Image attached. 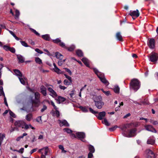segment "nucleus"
<instances>
[{
  "label": "nucleus",
  "mask_w": 158,
  "mask_h": 158,
  "mask_svg": "<svg viewBox=\"0 0 158 158\" xmlns=\"http://www.w3.org/2000/svg\"><path fill=\"white\" fill-rule=\"evenodd\" d=\"M14 71L15 73V75L17 76L18 77H22V74L21 73L18 69H14Z\"/></svg>",
  "instance_id": "18"
},
{
  "label": "nucleus",
  "mask_w": 158,
  "mask_h": 158,
  "mask_svg": "<svg viewBox=\"0 0 158 158\" xmlns=\"http://www.w3.org/2000/svg\"><path fill=\"white\" fill-rule=\"evenodd\" d=\"M88 107H83L82 106H80L79 108L83 112L86 113L88 112Z\"/></svg>",
  "instance_id": "26"
},
{
  "label": "nucleus",
  "mask_w": 158,
  "mask_h": 158,
  "mask_svg": "<svg viewBox=\"0 0 158 158\" xmlns=\"http://www.w3.org/2000/svg\"><path fill=\"white\" fill-rule=\"evenodd\" d=\"M42 37L45 40L47 41H49L50 39L49 35L48 34L42 35Z\"/></svg>",
  "instance_id": "27"
},
{
  "label": "nucleus",
  "mask_w": 158,
  "mask_h": 158,
  "mask_svg": "<svg viewBox=\"0 0 158 158\" xmlns=\"http://www.w3.org/2000/svg\"><path fill=\"white\" fill-rule=\"evenodd\" d=\"M50 103L51 105L53 106L54 107V109L55 110H58V108L55 105L54 102L52 101H51L50 102Z\"/></svg>",
  "instance_id": "54"
},
{
  "label": "nucleus",
  "mask_w": 158,
  "mask_h": 158,
  "mask_svg": "<svg viewBox=\"0 0 158 158\" xmlns=\"http://www.w3.org/2000/svg\"><path fill=\"white\" fill-rule=\"evenodd\" d=\"M59 45L62 48H67V47L65 46V44L63 42L60 41V42L59 44Z\"/></svg>",
  "instance_id": "46"
},
{
  "label": "nucleus",
  "mask_w": 158,
  "mask_h": 158,
  "mask_svg": "<svg viewBox=\"0 0 158 158\" xmlns=\"http://www.w3.org/2000/svg\"><path fill=\"white\" fill-rule=\"evenodd\" d=\"M59 148L61 150V152L62 153H65L67 152V151L64 149L63 146L62 145H59Z\"/></svg>",
  "instance_id": "36"
},
{
  "label": "nucleus",
  "mask_w": 158,
  "mask_h": 158,
  "mask_svg": "<svg viewBox=\"0 0 158 158\" xmlns=\"http://www.w3.org/2000/svg\"><path fill=\"white\" fill-rule=\"evenodd\" d=\"M158 60V54L154 52H152L150 54L149 61L152 62H155Z\"/></svg>",
  "instance_id": "6"
},
{
  "label": "nucleus",
  "mask_w": 158,
  "mask_h": 158,
  "mask_svg": "<svg viewBox=\"0 0 158 158\" xmlns=\"http://www.w3.org/2000/svg\"><path fill=\"white\" fill-rule=\"evenodd\" d=\"M145 129L149 131L155 133L157 132V131L151 125H145L144 126Z\"/></svg>",
  "instance_id": "8"
},
{
  "label": "nucleus",
  "mask_w": 158,
  "mask_h": 158,
  "mask_svg": "<svg viewBox=\"0 0 158 158\" xmlns=\"http://www.w3.org/2000/svg\"><path fill=\"white\" fill-rule=\"evenodd\" d=\"M14 9L15 10V18L16 19H18L20 15L19 11L17 9H15V8H14Z\"/></svg>",
  "instance_id": "25"
},
{
  "label": "nucleus",
  "mask_w": 158,
  "mask_h": 158,
  "mask_svg": "<svg viewBox=\"0 0 158 158\" xmlns=\"http://www.w3.org/2000/svg\"><path fill=\"white\" fill-rule=\"evenodd\" d=\"M129 14L132 17H138L139 15V13L138 9L135 11H131Z\"/></svg>",
  "instance_id": "15"
},
{
  "label": "nucleus",
  "mask_w": 158,
  "mask_h": 158,
  "mask_svg": "<svg viewBox=\"0 0 158 158\" xmlns=\"http://www.w3.org/2000/svg\"><path fill=\"white\" fill-rule=\"evenodd\" d=\"M35 51L38 53L40 54H42L43 53V52L42 51L40 50L38 48H36L35 49Z\"/></svg>",
  "instance_id": "57"
},
{
  "label": "nucleus",
  "mask_w": 158,
  "mask_h": 158,
  "mask_svg": "<svg viewBox=\"0 0 158 158\" xmlns=\"http://www.w3.org/2000/svg\"><path fill=\"white\" fill-rule=\"evenodd\" d=\"M82 61L87 67H89V60L86 58L84 57L82 58Z\"/></svg>",
  "instance_id": "21"
},
{
  "label": "nucleus",
  "mask_w": 158,
  "mask_h": 158,
  "mask_svg": "<svg viewBox=\"0 0 158 158\" xmlns=\"http://www.w3.org/2000/svg\"><path fill=\"white\" fill-rule=\"evenodd\" d=\"M35 61L37 63L39 64H40L42 63L41 60L38 57H37L35 58Z\"/></svg>",
  "instance_id": "40"
},
{
  "label": "nucleus",
  "mask_w": 158,
  "mask_h": 158,
  "mask_svg": "<svg viewBox=\"0 0 158 158\" xmlns=\"http://www.w3.org/2000/svg\"><path fill=\"white\" fill-rule=\"evenodd\" d=\"M24 128L25 130H27L29 128V124L27 125L24 123Z\"/></svg>",
  "instance_id": "61"
},
{
  "label": "nucleus",
  "mask_w": 158,
  "mask_h": 158,
  "mask_svg": "<svg viewBox=\"0 0 158 158\" xmlns=\"http://www.w3.org/2000/svg\"><path fill=\"white\" fill-rule=\"evenodd\" d=\"M17 57L19 63H22L24 62L25 60L24 58L21 55H17Z\"/></svg>",
  "instance_id": "19"
},
{
  "label": "nucleus",
  "mask_w": 158,
  "mask_h": 158,
  "mask_svg": "<svg viewBox=\"0 0 158 158\" xmlns=\"http://www.w3.org/2000/svg\"><path fill=\"white\" fill-rule=\"evenodd\" d=\"M63 82L64 84L66 85H71L72 84V81L70 82V81H69L67 79L64 80Z\"/></svg>",
  "instance_id": "29"
},
{
  "label": "nucleus",
  "mask_w": 158,
  "mask_h": 158,
  "mask_svg": "<svg viewBox=\"0 0 158 158\" xmlns=\"http://www.w3.org/2000/svg\"><path fill=\"white\" fill-rule=\"evenodd\" d=\"M44 150L45 152L44 154L45 155H47L48 153V147H45L42 148L38 150V152L40 153H41L42 151Z\"/></svg>",
  "instance_id": "20"
},
{
  "label": "nucleus",
  "mask_w": 158,
  "mask_h": 158,
  "mask_svg": "<svg viewBox=\"0 0 158 158\" xmlns=\"http://www.w3.org/2000/svg\"><path fill=\"white\" fill-rule=\"evenodd\" d=\"M24 149L23 148H21L18 151V152L22 153L24 151Z\"/></svg>",
  "instance_id": "64"
},
{
  "label": "nucleus",
  "mask_w": 158,
  "mask_h": 158,
  "mask_svg": "<svg viewBox=\"0 0 158 158\" xmlns=\"http://www.w3.org/2000/svg\"><path fill=\"white\" fill-rule=\"evenodd\" d=\"M58 122L60 127L64 126L66 127H69V124L67 121L65 119L62 120H58Z\"/></svg>",
  "instance_id": "10"
},
{
  "label": "nucleus",
  "mask_w": 158,
  "mask_h": 158,
  "mask_svg": "<svg viewBox=\"0 0 158 158\" xmlns=\"http://www.w3.org/2000/svg\"><path fill=\"white\" fill-rule=\"evenodd\" d=\"M148 45L151 49H153L155 47V40L153 39H150L148 44Z\"/></svg>",
  "instance_id": "13"
},
{
  "label": "nucleus",
  "mask_w": 158,
  "mask_h": 158,
  "mask_svg": "<svg viewBox=\"0 0 158 158\" xmlns=\"http://www.w3.org/2000/svg\"><path fill=\"white\" fill-rule=\"evenodd\" d=\"M32 119V115L31 114H28L26 116V119L28 121H30Z\"/></svg>",
  "instance_id": "34"
},
{
  "label": "nucleus",
  "mask_w": 158,
  "mask_h": 158,
  "mask_svg": "<svg viewBox=\"0 0 158 158\" xmlns=\"http://www.w3.org/2000/svg\"><path fill=\"white\" fill-rule=\"evenodd\" d=\"M47 108V106L45 105H44L43 108L41 109L40 111L41 112H43L45 110H46Z\"/></svg>",
  "instance_id": "51"
},
{
  "label": "nucleus",
  "mask_w": 158,
  "mask_h": 158,
  "mask_svg": "<svg viewBox=\"0 0 158 158\" xmlns=\"http://www.w3.org/2000/svg\"><path fill=\"white\" fill-rule=\"evenodd\" d=\"M57 64L59 66H61L63 64V62L62 61V60H59L58 61Z\"/></svg>",
  "instance_id": "60"
},
{
  "label": "nucleus",
  "mask_w": 158,
  "mask_h": 158,
  "mask_svg": "<svg viewBox=\"0 0 158 158\" xmlns=\"http://www.w3.org/2000/svg\"><path fill=\"white\" fill-rule=\"evenodd\" d=\"M101 90L102 91V92L104 93L106 96H109V95H110V91H105L104 89H101Z\"/></svg>",
  "instance_id": "45"
},
{
  "label": "nucleus",
  "mask_w": 158,
  "mask_h": 158,
  "mask_svg": "<svg viewBox=\"0 0 158 158\" xmlns=\"http://www.w3.org/2000/svg\"><path fill=\"white\" fill-rule=\"evenodd\" d=\"M65 100L66 99L65 98L61 96H59L58 97V99H57L58 103L60 104L61 103H62L65 101Z\"/></svg>",
  "instance_id": "24"
},
{
  "label": "nucleus",
  "mask_w": 158,
  "mask_h": 158,
  "mask_svg": "<svg viewBox=\"0 0 158 158\" xmlns=\"http://www.w3.org/2000/svg\"><path fill=\"white\" fill-rule=\"evenodd\" d=\"M19 79L21 83L23 85H25V83L24 80L23 79V78L22 77H19Z\"/></svg>",
  "instance_id": "48"
},
{
  "label": "nucleus",
  "mask_w": 158,
  "mask_h": 158,
  "mask_svg": "<svg viewBox=\"0 0 158 158\" xmlns=\"http://www.w3.org/2000/svg\"><path fill=\"white\" fill-rule=\"evenodd\" d=\"M55 56L57 59L60 60H61L63 58V56L59 52H56L55 53Z\"/></svg>",
  "instance_id": "22"
},
{
  "label": "nucleus",
  "mask_w": 158,
  "mask_h": 158,
  "mask_svg": "<svg viewBox=\"0 0 158 158\" xmlns=\"http://www.w3.org/2000/svg\"><path fill=\"white\" fill-rule=\"evenodd\" d=\"M155 142L154 138L152 137H149L147 140V143L148 144L153 145Z\"/></svg>",
  "instance_id": "17"
},
{
  "label": "nucleus",
  "mask_w": 158,
  "mask_h": 158,
  "mask_svg": "<svg viewBox=\"0 0 158 158\" xmlns=\"http://www.w3.org/2000/svg\"><path fill=\"white\" fill-rule=\"evenodd\" d=\"M4 134H2L0 133V141H3L4 138L5 137Z\"/></svg>",
  "instance_id": "50"
},
{
  "label": "nucleus",
  "mask_w": 158,
  "mask_h": 158,
  "mask_svg": "<svg viewBox=\"0 0 158 158\" xmlns=\"http://www.w3.org/2000/svg\"><path fill=\"white\" fill-rule=\"evenodd\" d=\"M9 113L10 116L12 117H13L14 118H15L16 117V115L15 114L13 113L12 111L10 110L9 111Z\"/></svg>",
  "instance_id": "49"
},
{
  "label": "nucleus",
  "mask_w": 158,
  "mask_h": 158,
  "mask_svg": "<svg viewBox=\"0 0 158 158\" xmlns=\"http://www.w3.org/2000/svg\"><path fill=\"white\" fill-rule=\"evenodd\" d=\"M63 130L64 131L68 133H70L72 132V131L71 129L68 128H64Z\"/></svg>",
  "instance_id": "44"
},
{
  "label": "nucleus",
  "mask_w": 158,
  "mask_h": 158,
  "mask_svg": "<svg viewBox=\"0 0 158 158\" xmlns=\"http://www.w3.org/2000/svg\"><path fill=\"white\" fill-rule=\"evenodd\" d=\"M95 105L98 109H101L104 105V103L102 101V98L101 96H97L94 100Z\"/></svg>",
  "instance_id": "5"
},
{
  "label": "nucleus",
  "mask_w": 158,
  "mask_h": 158,
  "mask_svg": "<svg viewBox=\"0 0 158 158\" xmlns=\"http://www.w3.org/2000/svg\"><path fill=\"white\" fill-rule=\"evenodd\" d=\"M140 86V82L137 79H134L131 80L130 83V88L134 92L137 91Z\"/></svg>",
  "instance_id": "3"
},
{
  "label": "nucleus",
  "mask_w": 158,
  "mask_h": 158,
  "mask_svg": "<svg viewBox=\"0 0 158 158\" xmlns=\"http://www.w3.org/2000/svg\"><path fill=\"white\" fill-rule=\"evenodd\" d=\"M61 40L59 38H56L55 40H53L52 41L56 44H59L61 41Z\"/></svg>",
  "instance_id": "42"
},
{
  "label": "nucleus",
  "mask_w": 158,
  "mask_h": 158,
  "mask_svg": "<svg viewBox=\"0 0 158 158\" xmlns=\"http://www.w3.org/2000/svg\"><path fill=\"white\" fill-rule=\"evenodd\" d=\"M35 98L40 99V94L38 92H36L34 94Z\"/></svg>",
  "instance_id": "38"
},
{
  "label": "nucleus",
  "mask_w": 158,
  "mask_h": 158,
  "mask_svg": "<svg viewBox=\"0 0 158 158\" xmlns=\"http://www.w3.org/2000/svg\"><path fill=\"white\" fill-rule=\"evenodd\" d=\"M113 90L115 93L119 94V93L120 88L118 85H116L114 86V87L113 89Z\"/></svg>",
  "instance_id": "30"
},
{
  "label": "nucleus",
  "mask_w": 158,
  "mask_h": 158,
  "mask_svg": "<svg viewBox=\"0 0 158 158\" xmlns=\"http://www.w3.org/2000/svg\"><path fill=\"white\" fill-rule=\"evenodd\" d=\"M40 92L44 96H46L47 95V89L43 85L40 87Z\"/></svg>",
  "instance_id": "14"
},
{
  "label": "nucleus",
  "mask_w": 158,
  "mask_h": 158,
  "mask_svg": "<svg viewBox=\"0 0 158 158\" xmlns=\"http://www.w3.org/2000/svg\"><path fill=\"white\" fill-rule=\"evenodd\" d=\"M7 30L9 31L10 33L15 38L16 40L18 41L20 40V39L17 37L12 31L8 29Z\"/></svg>",
  "instance_id": "32"
},
{
  "label": "nucleus",
  "mask_w": 158,
  "mask_h": 158,
  "mask_svg": "<svg viewBox=\"0 0 158 158\" xmlns=\"http://www.w3.org/2000/svg\"><path fill=\"white\" fill-rule=\"evenodd\" d=\"M102 123L106 126H109L110 125V124L106 118L104 119V120L102 121Z\"/></svg>",
  "instance_id": "41"
},
{
  "label": "nucleus",
  "mask_w": 158,
  "mask_h": 158,
  "mask_svg": "<svg viewBox=\"0 0 158 158\" xmlns=\"http://www.w3.org/2000/svg\"><path fill=\"white\" fill-rule=\"evenodd\" d=\"M88 158H93V155L92 153L89 152L88 154Z\"/></svg>",
  "instance_id": "62"
},
{
  "label": "nucleus",
  "mask_w": 158,
  "mask_h": 158,
  "mask_svg": "<svg viewBox=\"0 0 158 158\" xmlns=\"http://www.w3.org/2000/svg\"><path fill=\"white\" fill-rule=\"evenodd\" d=\"M76 136L80 139H84L85 137V134L83 132H77L76 133Z\"/></svg>",
  "instance_id": "16"
},
{
  "label": "nucleus",
  "mask_w": 158,
  "mask_h": 158,
  "mask_svg": "<svg viewBox=\"0 0 158 158\" xmlns=\"http://www.w3.org/2000/svg\"><path fill=\"white\" fill-rule=\"evenodd\" d=\"M89 111L95 115L98 119L102 120L106 115V113L105 111H102L98 113V111L94 110L92 108H89Z\"/></svg>",
  "instance_id": "4"
},
{
  "label": "nucleus",
  "mask_w": 158,
  "mask_h": 158,
  "mask_svg": "<svg viewBox=\"0 0 158 158\" xmlns=\"http://www.w3.org/2000/svg\"><path fill=\"white\" fill-rule=\"evenodd\" d=\"M131 125L130 124H126L124 125L120 128L123 131L122 134L123 136L125 137L130 138L134 137L136 135V130L135 128L131 129L129 131H127L128 128H131Z\"/></svg>",
  "instance_id": "1"
},
{
  "label": "nucleus",
  "mask_w": 158,
  "mask_h": 158,
  "mask_svg": "<svg viewBox=\"0 0 158 158\" xmlns=\"http://www.w3.org/2000/svg\"><path fill=\"white\" fill-rule=\"evenodd\" d=\"M118 127L117 126H115L111 128H109V130L110 131H112L116 130Z\"/></svg>",
  "instance_id": "52"
},
{
  "label": "nucleus",
  "mask_w": 158,
  "mask_h": 158,
  "mask_svg": "<svg viewBox=\"0 0 158 158\" xmlns=\"http://www.w3.org/2000/svg\"><path fill=\"white\" fill-rule=\"evenodd\" d=\"M76 53L77 55L79 57L83 56V54L82 51L80 49H78L76 50Z\"/></svg>",
  "instance_id": "28"
},
{
  "label": "nucleus",
  "mask_w": 158,
  "mask_h": 158,
  "mask_svg": "<svg viewBox=\"0 0 158 158\" xmlns=\"http://www.w3.org/2000/svg\"><path fill=\"white\" fill-rule=\"evenodd\" d=\"M24 122L22 121H17L15 123V126L23 128L24 127Z\"/></svg>",
  "instance_id": "12"
},
{
  "label": "nucleus",
  "mask_w": 158,
  "mask_h": 158,
  "mask_svg": "<svg viewBox=\"0 0 158 158\" xmlns=\"http://www.w3.org/2000/svg\"><path fill=\"white\" fill-rule=\"evenodd\" d=\"M89 152L92 153V154L94 153L95 152V149L94 147L91 145H89Z\"/></svg>",
  "instance_id": "31"
},
{
  "label": "nucleus",
  "mask_w": 158,
  "mask_h": 158,
  "mask_svg": "<svg viewBox=\"0 0 158 158\" xmlns=\"http://www.w3.org/2000/svg\"><path fill=\"white\" fill-rule=\"evenodd\" d=\"M75 48V46L74 45H72L69 47L68 48L67 47V48H66L69 51L71 52L74 50Z\"/></svg>",
  "instance_id": "33"
},
{
  "label": "nucleus",
  "mask_w": 158,
  "mask_h": 158,
  "mask_svg": "<svg viewBox=\"0 0 158 158\" xmlns=\"http://www.w3.org/2000/svg\"><path fill=\"white\" fill-rule=\"evenodd\" d=\"M9 51H10V52H11L14 53L15 52V49L14 48H10V49L9 50Z\"/></svg>",
  "instance_id": "59"
},
{
  "label": "nucleus",
  "mask_w": 158,
  "mask_h": 158,
  "mask_svg": "<svg viewBox=\"0 0 158 158\" xmlns=\"http://www.w3.org/2000/svg\"><path fill=\"white\" fill-rule=\"evenodd\" d=\"M31 101L32 105L35 107H39L40 105V99L36 98L33 99V97H31Z\"/></svg>",
  "instance_id": "7"
},
{
  "label": "nucleus",
  "mask_w": 158,
  "mask_h": 158,
  "mask_svg": "<svg viewBox=\"0 0 158 158\" xmlns=\"http://www.w3.org/2000/svg\"><path fill=\"white\" fill-rule=\"evenodd\" d=\"M29 29L32 32L34 33L37 36H40V34L37 31H36V30L33 28H29Z\"/></svg>",
  "instance_id": "39"
},
{
  "label": "nucleus",
  "mask_w": 158,
  "mask_h": 158,
  "mask_svg": "<svg viewBox=\"0 0 158 158\" xmlns=\"http://www.w3.org/2000/svg\"><path fill=\"white\" fill-rule=\"evenodd\" d=\"M10 47L9 46H8L7 45H4L3 47V49L6 51H9L10 49Z\"/></svg>",
  "instance_id": "58"
},
{
  "label": "nucleus",
  "mask_w": 158,
  "mask_h": 158,
  "mask_svg": "<svg viewBox=\"0 0 158 158\" xmlns=\"http://www.w3.org/2000/svg\"><path fill=\"white\" fill-rule=\"evenodd\" d=\"M64 69L65 70V71L67 72L70 75H71L72 74V72H71V70L67 68H65Z\"/></svg>",
  "instance_id": "56"
},
{
  "label": "nucleus",
  "mask_w": 158,
  "mask_h": 158,
  "mask_svg": "<svg viewBox=\"0 0 158 158\" xmlns=\"http://www.w3.org/2000/svg\"><path fill=\"white\" fill-rule=\"evenodd\" d=\"M117 39L119 41H123V37L120 32H118L116 35Z\"/></svg>",
  "instance_id": "23"
},
{
  "label": "nucleus",
  "mask_w": 158,
  "mask_h": 158,
  "mask_svg": "<svg viewBox=\"0 0 158 158\" xmlns=\"http://www.w3.org/2000/svg\"><path fill=\"white\" fill-rule=\"evenodd\" d=\"M53 70L55 72H56L58 74H60L61 73V70L59 69L57 67L53 69Z\"/></svg>",
  "instance_id": "37"
},
{
  "label": "nucleus",
  "mask_w": 158,
  "mask_h": 158,
  "mask_svg": "<svg viewBox=\"0 0 158 158\" xmlns=\"http://www.w3.org/2000/svg\"><path fill=\"white\" fill-rule=\"evenodd\" d=\"M20 42L21 44L23 46L26 47H29V46L27 45L25 42L23 41H20Z\"/></svg>",
  "instance_id": "43"
},
{
  "label": "nucleus",
  "mask_w": 158,
  "mask_h": 158,
  "mask_svg": "<svg viewBox=\"0 0 158 158\" xmlns=\"http://www.w3.org/2000/svg\"><path fill=\"white\" fill-rule=\"evenodd\" d=\"M147 158H155V156L153 152L150 149H147L145 151Z\"/></svg>",
  "instance_id": "9"
},
{
  "label": "nucleus",
  "mask_w": 158,
  "mask_h": 158,
  "mask_svg": "<svg viewBox=\"0 0 158 158\" xmlns=\"http://www.w3.org/2000/svg\"><path fill=\"white\" fill-rule=\"evenodd\" d=\"M2 95L3 97H5V94L3 90L2 86H0V96Z\"/></svg>",
  "instance_id": "35"
},
{
  "label": "nucleus",
  "mask_w": 158,
  "mask_h": 158,
  "mask_svg": "<svg viewBox=\"0 0 158 158\" xmlns=\"http://www.w3.org/2000/svg\"><path fill=\"white\" fill-rule=\"evenodd\" d=\"M64 76H65V77L68 79V80L70 81L71 82V81H72V78L71 77L68 76L66 74H64Z\"/></svg>",
  "instance_id": "53"
},
{
  "label": "nucleus",
  "mask_w": 158,
  "mask_h": 158,
  "mask_svg": "<svg viewBox=\"0 0 158 158\" xmlns=\"http://www.w3.org/2000/svg\"><path fill=\"white\" fill-rule=\"evenodd\" d=\"M59 87L60 89L64 90L66 89L67 88V87H65V86H62L61 85H59Z\"/></svg>",
  "instance_id": "55"
},
{
  "label": "nucleus",
  "mask_w": 158,
  "mask_h": 158,
  "mask_svg": "<svg viewBox=\"0 0 158 158\" xmlns=\"http://www.w3.org/2000/svg\"><path fill=\"white\" fill-rule=\"evenodd\" d=\"M93 70L95 73L99 78L101 81L106 86H107L109 84V83L105 78L104 74L99 72L98 70L95 68H94Z\"/></svg>",
  "instance_id": "2"
},
{
  "label": "nucleus",
  "mask_w": 158,
  "mask_h": 158,
  "mask_svg": "<svg viewBox=\"0 0 158 158\" xmlns=\"http://www.w3.org/2000/svg\"><path fill=\"white\" fill-rule=\"evenodd\" d=\"M53 114H55L57 117H58L60 116V112L58 110H56Z\"/></svg>",
  "instance_id": "47"
},
{
  "label": "nucleus",
  "mask_w": 158,
  "mask_h": 158,
  "mask_svg": "<svg viewBox=\"0 0 158 158\" xmlns=\"http://www.w3.org/2000/svg\"><path fill=\"white\" fill-rule=\"evenodd\" d=\"M48 90L50 93L49 95L53 97H56L57 94L56 92L51 87H48Z\"/></svg>",
  "instance_id": "11"
},
{
  "label": "nucleus",
  "mask_w": 158,
  "mask_h": 158,
  "mask_svg": "<svg viewBox=\"0 0 158 158\" xmlns=\"http://www.w3.org/2000/svg\"><path fill=\"white\" fill-rule=\"evenodd\" d=\"M4 102L5 105L7 107H8V105L6 99V97H4Z\"/></svg>",
  "instance_id": "63"
}]
</instances>
